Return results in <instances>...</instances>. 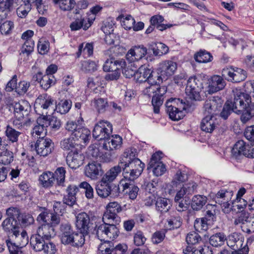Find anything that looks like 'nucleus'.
Wrapping results in <instances>:
<instances>
[{
	"instance_id": "f257e3e1",
	"label": "nucleus",
	"mask_w": 254,
	"mask_h": 254,
	"mask_svg": "<svg viewBox=\"0 0 254 254\" xmlns=\"http://www.w3.org/2000/svg\"><path fill=\"white\" fill-rule=\"evenodd\" d=\"M9 110L13 112L14 119L13 126L21 130L25 126H27L30 122V119L27 117L29 114L30 106L25 100L18 102H12L7 104Z\"/></svg>"
},
{
	"instance_id": "f03ea898",
	"label": "nucleus",
	"mask_w": 254,
	"mask_h": 254,
	"mask_svg": "<svg viewBox=\"0 0 254 254\" xmlns=\"http://www.w3.org/2000/svg\"><path fill=\"white\" fill-rule=\"evenodd\" d=\"M10 237L14 242L12 243L10 241H6L10 254H24L21 249L28 243L27 232L25 230H22L20 233L19 229L16 233L11 234Z\"/></svg>"
},
{
	"instance_id": "7ed1b4c3",
	"label": "nucleus",
	"mask_w": 254,
	"mask_h": 254,
	"mask_svg": "<svg viewBox=\"0 0 254 254\" xmlns=\"http://www.w3.org/2000/svg\"><path fill=\"white\" fill-rule=\"evenodd\" d=\"M202 80L200 76L194 75L190 77L187 81L186 94L192 100H201L200 92L203 89Z\"/></svg>"
},
{
	"instance_id": "20e7f679",
	"label": "nucleus",
	"mask_w": 254,
	"mask_h": 254,
	"mask_svg": "<svg viewBox=\"0 0 254 254\" xmlns=\"http://www.w3.org/2000/svg\"><path fill=\"white\" fill-rule=\"evenodd\" d=\"M232 157L236 160H240L244 156L254 158V145L247 144L244 140H238L232 149Z\"/></svg>"
},
{
	"instance_id": "39448f33",
	"label": "nucleus",
	"mask_w": 254,
	"mask_h": 254,
	"mask_svg": "<svg viewBox=\"0 0 254 254\" xmlns=\"http://www.w3.org/2000/svg\"><path fill=\"white\" fill-rule=\"evenodd\" d=\"M94 230L96 231L97 237L101 241L109 238L115 239L119 233V230L114 223L109 224L103 223L99 225H96Z\"/></svg>"
},
{
	"instance_id": "423d86ee",
	"label": "nucleus",
	"mask_w": 254,
	"mask_h": 254,
	"mask_svg": "<svg viewBox=\"0 0 254 254\" xmlns=\"http://www.w3.org/2000/svg\"><path fill=\"white\" fill-rule=\"evenodd\" d=\"M165 105L170 112L174 109L179 110L180 112L175 115L172 112L171 113V116L175 119H182L185 116L184 111L189 110L190 107L188 102L186 103L179 98H171L167 101Z\"/></svg>"
},
{
	"instance_id": "0eeeda50",
	"label": "nucleus",
	"mask_w": 254,
	"mask_h": 254,
	"mask_svg": "<svg viewBox=\"0 0 254 254\" xmlns=\"http://www.w3.org/2000/svg\"><path fill=\"white\" fill-rule=\"evenodd\" d=\"M251 97L247 94L238 92L234 95L233 101H229L233 112L241 114L245 111L247 104L251 102Z\"/></svg>"
},
{
	"instance_id": "6e6552de",
	"label": "nucleus",
	"mask_w": 254,
	"mask_h": 254,
	"mask_svg": "<svg viewBox=\"0 0 254 254\" xmlns=\"http://www.w3.org/2000/svg\"><path fill=\"white\" fill-rule=\"evenodd\" d=\"M112 125L107 121H101L95 125L92 131L93 136L98 140H105L112 133Z\"/></svg>"
},
{
	"instance_id": "1a4fd4ad",
	"label": "nucleus",
	"mask_w": 254,
	"mask_h": 254,
	"mask_svg": "<svg viewBox=\"0 0 254 254\" xmlns=\"http://www.w3.org/2000/svg\"><path fill=\"white\" fill-rule=\"evenodd\" d=\"M222 76L228 81L240 82L247 77L246 71L239 68H225L222 70Z\"/></svg>"
},
{
	"instance_id": "9d476101",
	"label": "nucleus",
	"mask_w": 254,
	"mask_h": 254,
	"mask_svg": "<svg viewBox=\"0 0 254 254\" xmlns=\"http://www.w3.org/2000/svg\"><path fill=\"white\" fill-rule=\"evenodd\" d=\"M54 147L52 140L48 138L40 137L35 144V147L37 154L45 157L50 154Z\"/></svg>"
},
{
	"instance_id": "9b49d317",
	"label": "nucleus",
	"mask_w": 254,
	"mask_h": 254,
	"mask_svg": "<svg viewBox=\"0 0 254 254\" xmlns=\"http://www.w3.org/2000/svg\"><path fill=\"white\" fill-rule=\"evenodd\" d=\"M223 101L219 96H213L207 100L204 103L203 108L205 114L208 115L214 116L217 114L222 107Z\"/></svg>"
},
{
	"instance_id": "f8f14e48",
	"label": "nucleus",
	"mask_w": 254,
	"mask_h": 254,
	"mask_svg": "<svg viewBox=\"0 0 254 254\" xmlns=\"http://www.w3.org/2000/svg\"><path fill=\"white\" fill-rule=\"evenodd\" d=\"M224 78L222 75H214L211 76L208 80V93L212 94L223 90L226 85Z\"/></svg>"
},
{
	"instance_id": "ddd939ff",
	"label": "nucleus",
	"mask_w": 254,
	"mask_h": 254,
	"mask_svg": "<svg viewBox=\"0 0 254 254\" xmlns=\"http://www.w3.org/2000/svg\"><path fill=\"white\" fill-rule=\"evenodd\" d=\"M147 50L143 45L134 46L131 48L126 54V59L130 63L138 62L147 54Z\"/></svg>"
},
{
	"instance_id": "4468645a",
	"label": "nucleus",
	"mask_w": 254,
	"mask_h": 254,
	"mask_svg": "<svg viewBox=\"0 0 254 254\" xmlns=\"http://www.w3.org/2000/svg\"><path fill=\"white\" fill-rule=\"evenodd\" d=\"M33 80L40 83V86L45 90H47L51 86L56 83V80L54 75H43V73L39 71L34 74Z\"/></svg>"
},
{
	"instance_id": "2eb2a0df",
	"label": "nucleus",
	"mask_w": 254,
	"mask_h": 254,
	"mask_svg": "<svg viewBox=\"0 0 254 254\" xmlns=\"http://www.w3.org/2000/svg\"><path fill=\"white\" fill-rule=\"evenodd\" d=\"M84 160V155L76 150L69 152L66 156L67 164L72 169L79 168L83 164Z\"/></svg>"
},
{
	"instance_id": "dca6fc26",
	"label": "nucleus",
	"mask_w": 254,
	"mask_h": 254,
	"mask_svg": "<svg viewBox=\"0 0 254 254\" xmlns=\"http://www.w3.org/2000/svg\"><path fill=\"white\" fill-rule=\"evenodd\" d=\"M177 67V64L175 62L172 61H166L160 64L158 70L160 74L166 80L174 73Z\"/></svg>"
},
{
	"instance_id": "f3484780",
	"label": "nucleus",
	"mask_w": 254,
	"mask_h": 254,
	"mask_svg": "<svg viewBox=\"0 0 254 254\" xmlns=\"http://www.w3.org/2000/svg\"><path fill=\"white\" fill-rule=\"evenodd\" d=\"M197 185L194 182H191L183 185L180 190L177 191L174 198L175 201H178L180 200L185 199L187 195L191 194L196 190Z\"/></svg>"
},
{
	"instance_id": "a211bd4d",
	"label": "nucleus",
	"mask_w": 254,
	"mask_h": 254,
	"mask_svg": "<svg viewBox=\"0 0 254 254\" xmlns=\"http://www.w3.org/2000/svg\"><path fill=\"white\" fill-rule=\"evenodd\" d=\"M90 217L85 212H81L76 216V227L83 233H88Z\"/></svg>"
},
{
	"instance_id": "6ab92c4d",
	"label": "nucleus",
	"mask_w": 254,
	"mask_h": 254,
	"mask_svg": "<svg viewBox=\"0 0 254 254\" xmlns=\"http://www.w3.org/2000/svg\"><path fill=\"white\" fill-rule=\"evenodd\" d=\"M125 65L126 61L124 59L116 60L114 58L112 57L105 61L103 69L106 72H111L117 69H120V67H124Z\"/></svg>"
},
{
	"instance_id": "aec40b11",
	"label": "nucleus",
	"mask_w": 254,
	"mask_h": 254,
	"mask_svg": "<svg viewBox=\"0 0 254 254\" xmlns=\"http://www.w3.org/2000/svg\"><path fill=\"white\" fill-rule=\"evenodd\" d=\"M103 173L100 164L92 162L89 163L85 168V175L92 180H95Z\"/></svg>"
},
{
	"instance_id": "412c9836",
	"label": "nucleus",
	"mask_w": 254,
	"mask_h": 254,
	"mask_svg": "<svg viewBox=\"0 0 254 254\" xmlns=\"http://www.w3.org/2000/svg\"><path fill=\"white\" fill-rule=\"evenodd\" d=\"M218 125V121L214 116L207 115L202 120L200 127L202 130L211 133Z\"/></svg>"
},
{
	"instance_id": "4be33fe9",
	"label": "nucleus",
	"mask_w": 254,
	"mask_h": 254,
	"mask_svg": "<svg viewBox=\"0 0 254 254\" xmlns=\"http://www.w3.org/2000/svg\"><path fill=\"white\" fill-rule=\"evenodd\" d=\"M122 144V138L119 135L109 136L105 140L103 148L105 150L114 151L119 149Z\"/></svg>"
},
{
	"instance_id": "5701e85b",
	"label": "nucleus",
	"mask_w": 254,
	"mask_h": 254,
	"mask_svg": "<svg viewBox=\"0 0 254 254\" xmlns=\"http://www.w3.org/2000/svg\"><path fill=\"white\" fill-rule=\"evenodd\" d=\"M38 221H42L44 224H49L52 225H57L60 223V217L49 211L46 210L41 213L37 217Z\"/></svg>"
},
{
	"instance_id": "b1692460",
	"label": "nucleus",
	"mask_w": 254,
	"mask_h": 254,
	"mask_svg": "<svg viewBox=\"0 0 254 254\" xmlns=\"http://www.w3.org/2000/svg\"><path fill=\"white\" fill-rule=\"evenodd\" d=\"M226 241L228 247L233 250L242 248L244 239L237 233H233L226 238Z\"/></svg>"
},
{
	"instance_id": "393cba45",
	"label": "nucleus",
	"mask_w": 254,
	"mask_h": 254,
	"mask_svg": "<svg viewBox=\"0 0 254 254\" xmlns=\"http://www.w3.org/2000/svg\"><path fill=\"white\" fill-rule=\"evenodd\" d=\"M166 91L167 87L166 86H162L158 93L153 96L152 104L153 106L154 113L158 114L159 113L160 107L162 105L164 101L163 95L166 93Z\"/></svg>"
},
{
	"instance_id": "a878e982",
	"label": "nucleus",
	"mask_w": 254,
	"mask_h": 254,
	"mask_svg": "<svg viewBox=\"0 0 254 254\" xmlns=\"http://www.w3.org/2000/svg\"><path fill=\"white\" fill-rule=\"evenodd\" d=\"M78 188L74 185H69L66 189L67 194L64 197V201L69 206H72L76 202L75 195L78 191Z\"/></svg>"
},
{
	"instance_id": "bb28decb",
	"label": "nucleus",
	"mask_w": 254,
	"mask_h": 254,
	"mask_svg": "<svg viewBox=\"0 0 254 254\" xmlns=\"http://www.w3.org/2000/svg\"><path fill=\"white\" fill-rule=\"evenodd\" d=\"M167 221L170 230L179 228L183 223L182 218L176 211L170 212V217L168 218Z\"/></svg>"
},
{
	"instance_id": "cd10ccee",
	"label": "nucleus",
	"mask_w": 254,
	"mask_h": 254,
	"mask_svg": "<svg viewBox=\"0 0 254 254\" xmlns=\"http://www.w3.org/2000/svg\"><path fill=\"white\" fill-rule=\"evenodd\" d=\"M55 226L49 224H43L38 228L37 233L46 240H50V239L55 235V229L54 228Z\"/></svg>"
},
{
	"instance_id": "c85d7f7f",
	"label": "nucleus",
	"mask_w": 254,
	"mask_h": 254,
	"mask_svg": "<svg viewBox=\"0 0 254 254\" xmlns=\"http://www.w3.org/2000/svg\"><path fill=\"white\" fill-rule=\"evenodd\" d=\"M1 226L4 231L10 235L16 233L20 229L17 220L13 218H6L2 222Z\"/></svg>"
},
{
	"instance_id": "c756f323",
	"label": "nucleus",
	"mask_w": 254,
	"mask_h": 254,
	"mask_svg": "<svg viewBox=\"0 0 254 254\" xmlns=\"http://www.w3.org/2000/svg\"><path fill=\"white\" fill-rule=\"evenodd\" d=\"M127 161L128 160L124 159L123 161H120V162L123 164V165L133 170L135 173L141 175L145 167V164L139 159H134L131 161Z\"/></svg>"
},
{
	"instance_id": "7c9ffc66",
	"label": "nucleus",
	"mask_w": 254,
	"mask_h": 254,
	"mask_svg": "<svg viewBox=\"0 0 254 254\" xmlns=\"http://www.w3.org/2000/svg\"><path fill=\"white\" fill-rule=\"evenodd\" d=\"M121 172L120 162L117 166L111 168L103 176L102 180L109 184L115 180L119 174Z\"/></svg>"
},
{
	"instance_id": "2f4dec72",
	"label": "nucleus",
	"mask_w": 254,
	"mask_h": 254,
	"mask_svg": "<svg viewBox=\"0 0 254 254\" xmlns=\"http://www.w3.org/2000/svg\"><path fill=\"white\" fill-rule=\"evenodd\" d=\"M40 123H45L47 127H49L54 131L60 129L61 127V122L60 119L55 116H47L42 118L39 120Z\"/></svg>"
},
{
	"instance_id": "473e14b6",
	"label": "nucleus",
	"mask_w": 254,
	"mask_h": 254,
	"mask_svg": "<svg viewBox=\"0 0 254 254\" xmlns=\"http://www.w3.org/2000/svg\"><path fill=\"white\" fill-rule=\"evenodd\" d=\"M91 23L92 21L89 19L86 20L84 17L80 16V18H76L74 21L70 23V28L72 31L78 30L81 28L83 30H86L91 26Z\"/></svg>"
},
{
	"instance_id": "72a5a7b5",
	"label": "nucleus",
	"mask_w": 254,
	"mask_h": 254,
	"mask_svg": "<svg viewBox=\"0 0 254 254\" xmlns=\"http://www.w3.org/2000/svg\"><path fill=\"white\" fill-rule=\"evenodd\" d=\"M111 187V184L104 182L101 179L100 181L97 183L95 189L99 196L103 198H106L110 196Z\"/></svg>"
},
{
	"instance_id": "f704fd0d",
	"label": "nucleus",
	"mask_w": 254,
	"mask_h": 254,
	"mask_svg": "<svg viewBox=\"0 0 254 254\" xmlns=\"http://www.w3.org/2000/svg\"><path fill=\"white\" fill-rule=\"evenodd\" d=\"M152 70L149 67L141 65L136 70L135 79L138 82H147V80L151 74Z\"/></svg>"
},
{
	"instance_id": "c9c22d12",
	"label": "nucleus",
	"mask_w": 254,
	"mask_h": 254,
	"mask_svg": "<svg viewBox=\"0 0 254 254\" xmlns=\"http://www.w3.org/2000/svg\"><path fill=\"white\" fill-rule=\"evenodd\" d=\"M46 239L36 233L31 236L30 244L35 251L41 252L42 251Z\"/></svg>"
},
{
	"instance_id": "e433bc0d",
	"label": "nucleus",
	"mask_w": 254,
	"mask_h": 254,
	"mask_svg": "<svg viewBox=\"0 0 254 254\" xmlns=\"http://www.w3.org/2000/svg\"><path fill=\"white\" fill-rule=\"evenodd\" d=\"M156 209L161 213L168 212L171 207L170 199L164 197H158L155 202Z\"/></svg>"
},
{
	"instance_id": "4c0bfd02",
	"label": "nucleus",
	"mask_w": 254,
	"mask_h": 254,
	"mask_svg": "<svg viewBox=\"0 0 254 254\" xmlns=\"http://www.w3.org/2000/svg\"><path fill=\"white\" fill-rule=\"evenodd\" d=\"M121 171H123V175L124 178L121 180H126V181L134 182L135 180L138 178L140 175L135 173L133 170H131L128 167L123 165V164L120 162Z\"/></svg>"
},
{
	"instance_id": "58836bf2",
	"label": "nucleus",
	"mask_w": 254,
	"mask_h": 254,
	"mask_svg": "<svg viewBox=\"0 0 254 254\" xmlns=\"http://www.w3.org/2000/svg\"><path fill=\"white\" fill-rule=\"evenodd\" d=\"M39 181L43 187H51L55 182L54 173L50 172L43 173L40 176Z\"/></svg>"
},
{
	"instance_id": "ea45409f",
	"label": "nucleus",
	"mask_w": 254,
	"mask_h": 254,
	"mask_svg": "<svg viewBox=\"0 0 254 254\" xmlns=\"http://www.w3.org/2000/svg\"><path fill=\"white\" fill-rule=\"evenodd\" d=\"M206 196L202 195H195L191 199V207L193 210H200L207 202Z\"/></svg>"
},
{
	"instance_id": "a19ab883",
	"label": "nucleus",
	"mask_w": 254,
	"mask_h": 254,
	"mask_svg": "<svg viewBox=\"0 0 254 254\" xmlns=\"http://www.w3.org/2000/svg\"><path fill=\"white\" fill-rule=\"evenodd\" d=\"M194 59L199 63H207L213 60L212 55L205 50H200L194 55Z\"/></svg>"
},
{
	"instance_id": "79ce46f5",
	"label": "nucleus",
	"mask_w": 254,
	"mask_h": 254,
	"mask_svg": "<svg viewBox=\"0 0 254 254\" xmlns=\"http://www.w3.org/2000/svg\"><path fill=\"white\" fill-rule=\"evenodd\" d=\"M42 119L41 118H38L37 120V125H36L33 128V131L31 133L32 136L37 137L40 138V137H45L47 133V127L45 123H40V120Z\"/></svg>"
},
{
	"instance_id": "37998d69",
	"label": "nucleus",
	"mask_w": 254,
	"mask_h": 254,
	"mask_svg": "<svg viewBox=\"0 0 254 254\" xmlns=\"http://www.w3.org/2000/svg\"><path fill=\"white\" fill-rule=\"evenodd\" d=\"M188 180V177L187 175L180 170H178L171 183V186H172L173 190H170L169 193H171V191L175 190L174 188H177L179 186H181V184L185 182Z\"/></svg>"
},
{
	"instance_id": "c03bdc74",
	"label": "nucleus",
	"mask_w": 254,
	"mask_h": 254,
	"mask_svg": "<svg viewBox=\"0 0 254 254\" xmlns=\"http://www.w3.org/2000/svg\"><path fill=\"white\" fill-rule=\"evenodd\" d=\"M90 134V130L83 126L73 138L80 142L86 143L89 140Z\"/></svg>"
},
{
	"instance_id": "a18cd8bd",
	"label": "nucleus",
	"mask_w": 254,
	"mask_h": 254,
	"mask_svg": "<svg viewBox=\"0 0 254 254\" xmlns=\"http://www.w3.org/2000/svg\"><path fill=\"white\" fill-rule=\"evenodd\" d=\"M87 234L80 231V232H75L69 245L76 248L82 247L85 243V236Z\"/></svg>"
},
{
	"instance_id": "49530a36",
	"label": "nucleus",
	"mask_w": 254,
	"mask_h": 254,
	"mask_svg": "<svg viewBox=\"0 0 254 254\" xmlns=\"http://www.w3.org/2000/svg\"><path fill=\"white\" fill-rule=\"evenodd\" d=\"M23 4H21L16 9L17 16L20 18L25 17L31 9V0H22Z\"/></svg>"
},
{
	"instance_id": "de8ad7c7",
	"label": "nucleus",
	"mask_w": 254,
	"mask_h": 254,
	"mask_svg": "<svg viewBox=\"0 0 254 254\" xmlns=\"http://www.w3.org/2000/svg\"><path fill=\"white\" fill-rule=\"evenodd\" d=\"M226 240V236L223 233H217L210 237L209 243L212 246L217 247L223 245Z\"/></svg>"
},
{
	"instance_id": "09e8293b",
	"label": "nucleus",
	"mask_w": 254,
	"mask_h": 254,
	"mask_svg": "<svg viewBox=\"0 0 254 254\" xmlns=\"http://www.w3.org/2000/svg\"><path fill=\"white\" fill-rule=\"evenodd\" d=\"M13 160V152L7 149L0 152V164L8 165Z\"/></svg>"
},
{
	"instance_id": "8fccbe9b",
	"label": "nucleus",
	"mask_w": 254,
	"mask_h": 254,
	"mask_svg": "<svg viewBox=\"0 0 254 254\" xmlns=\"http://www.w3.org/2000/svg\"><path fill=\"white\" fill-rule=\"evenodd\" d=\"M34 44L31 40H27L21 49L20 55L24 57V60H27L29 55L33 51Z\"/></svg>"
},
{
	"instance_id": "3c124183",
	"label": "nucleus",
	"mask_w": 254,
	"mask_h": 254,
	"mask_svg": "<svg viewBox=\"0 0 254 254\" xmlns=\"http://www.w3.org/2000/svg\"><path fill=\"white\" fill-rule=\"evenodd\" d=\"M5 134L7 139L14 143L18 141V137L21 134V132L8 125L6 126Z\"/></svg>"
},
{
	"instance_id": "603ef678",
	"label": "nucleus",
	"mask_w": 254,
	"mask_h": 254,
	"mask_svg": "<svg viewBox=\"0 0 254 254\" xmlns=\"http://www.w3.org/2000/svg\"><path fill=\"white\" fill-rule=\"evenodd\" d=\"M75 141L71 136L64 138L60 142L61 147L64 151H73L77 144L75 142Z\"/></svg>"
},
{
	"instance_id": "864d4df0",
	"label": "nucleus",
	"mask_w": 254,
	"mask_h": 254,
	"mask_svg": "<svg viewBox=\"0 0 254 254\" xmlns=\"http://www.w3.org/2000/svg\"><path fill=\"white\" fill-rule=\"evenodd\" d=\"M209 222L204 218H197L194 222V228L198 232H203L207 231L208 229Z\"/></svg>"
},
{
	"instance_id": "5fc2aeb1",
	"label": "nucleus",
	"mask_w": 254,
	"mask_h": 254,
	"mask_svg": "<svg viewBox=\"0 0 254 254\" xmlns=\"http://www.w3.org/2000/svg\"><path fill=\"white\" fill-rule=\"evenodd\" d=\"M55 4L59 3L60 8L64 11H68L74 8L75 2L74 0H52Z\"/></svg>"
},
{
	"instance_id": "6e6d98bb",
	"label": "nucleus",
	"mask_w": 254,
	"mask_h": 254,
	"mask_svg": "<svg viewBox=\"0 0 254 254\" xmlns=\"http://www.w3.org/2000/svg\"><path fill=\"white\" fill-rule=\"evenodd\" d=\"M231 192L229 193L226 190H221L219 191L214 197V200L216 203L222 205L223 201H229L231 198Z\"/></svg>"
},
{
	"instance_id": "4d7b16f0",
	"label": "nucleus",
	"mask_w": 254,
	"mask_h": 254,
	"mask_svg": "<svg viewBox=\"0 0 254 254\" xmlns=\"http://www.w3.org/2000/svg\"><path fill=\"white\" fill-rule=\"evenodd\" d=\"M118 213L112 211V210L106 209L102 218L103 222L109 224H110V223H114V221L117 222L119 218L117 215Z\"/></svg>"
},
{
	"instance_id": "13d9d810",
	"label": "nucleus",
	"mask_w": 254,
	"mask_h": 254,
	"mask_svg": "<svg viewBox=\"0 0 254 254\" xmlns=\"http://www.w3.org/2000/svg\"><path fill=\"white\" fill-rule=\"evenodd\" d=\"M207 210L204 218L209 223L214 221L216 219V206L211 204L206 205Z\"/></svg>"
},
{
	"instance_id": "bf43d9fd",
	"label": "nucleus",
	"mask_w": 254,
	"mask_h": 254,
	"mask_svg": "<svg viewBox=\"0 0 254 254\" xmlns=\"http://www.w3.org/2000/svg\"><path fill=\"white\" fill-rule=\"evenodd\" d=\"M57 112L61 114L67 113L71 107V102L67 100H62L56 106Z\"/></svg>"
},
{
	"instance_id": "052dcab7",
	"label": "nucleus",
	"mask_w": 254,
	"mask_h": 254,
	"mask_svg": "<svg viewBox=\"0 0 254 254\" xmlns=\"http://www.w3.org/2000/svg\"><path fill=\"white\" fill-rule=\"evenodd\" d=\"M153 54L156 56H161L166 54L169 51V48L162 43L155 44L154 47L152 48Z\"/></svg>"
},
{
	"instance_id": "680f3d73",
	"label": "nucleus",
	"mask_w": 254,
	"mask_h": 254,
	"mask_svg": "<svg viewBox=\"0 0 254 254\" xmlns=\"http://www.w3.org/2000/svg\"><path fill=\"white\" fill-rule=\"evenodd\" d=\"M65 172L64 168L61 167L58 168L54 173L55 180H56L58 186H64Z\"/></svg>"
},
{
	"instance_id": "e2e57ef3",
	"label": "nucleus",
	"mask_w": 254,
	"mask_h": 254,
	"mask_svg": "<svg viewBox=\"0 0 254 254\" xmlns=\"http://www.w3.org/2000/svg\"><path fill=\"white\" fill-rule=\"evenodd\" d=\"M163 80H165L164 78L162 76L160 73L152 70L151 74L147 80V84L159 85L160 83L162 82Z\"/></svg>"
},
{
	"instance_id": "0e129e2a",
	"label": "nucleus",
	"mask_w": 254,
	"mask_h": 254,
	"mask_svg": "<svg viewBox=\"0 0 254 254\" xmlns=\"http://www.w3.org/2000/svg\"><path fill=\"white\" fill-rule=\"evenodd\" d=\"M93 105L100 113L104 112L108 107L107 99L104 98L95 99L93 101Z\"/></svg>"
},
{
	"instance_id": "69168bd1",
	"label": "nucleus",
	"mask_w": 254,
	"mask_h": 254,
	"mask_svg": "<svg viewBox=\"0 0 254 254\" xmlns=\"http://www.w3.org/2000/svg\"><path fill=\"white\" fill-rule=\"evenodd\" d=\"M14 0H5L0 2V14H5V18L9 12L12 10Z\"/></svg>"
},
{
	"instance_id": "338daca9",
	"label": "nucleus",
	"mask_w": 254,
	"mask_h": 254,
	"mask_svg": "<svg viewBox=\"0 0 254 254\" xmlns=\"http://www.w3.org/2000/svg\"><path fill=\"white\" fill-rule=\"evenodd\" d=\"M160 88H161V87H160V85L147 84L142 90V93L144 95H146L148 97L152 96L153 97V96L158 93Z\"/></svg>"
},
{
	"instance_id": "774afa93",
	"label": "nucleus",
	"mask_w": 254,
	"mask_h": 254,
	"mask_svg": "<svg viewBox=\"0 0 254 254\" xmlns=\"http://www.w3.org/2000/svg\"><path fill=\"white\" fill-rule=\"evenodd\" d=\"M97 69L96 63L92 61H84L81 64V69L84 72H92Z\"/></svg>"
}]
</instances>
